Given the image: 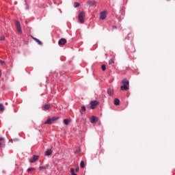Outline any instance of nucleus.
I'll return each instance as SVG.
<instances>
[{
	"instance_id": "1",
	"label": "nucleus",
	"mask_w": 175,
	"mask_h": 175,
	"mask_svg": "<svg viewBox=\"0 0 175 175\" xmlns=\"http://www.w3.org/2000/svg\"><path fill=\"white\" fill-rule=\"evenodd\" d=\"M123 85L121 86L122 91H128L129 90V81L128 79H124L122 80Z\"/></svg>"
},
{
	"instance_id": "2",
	"label": "nucleus",
	"mask_w": 175,
	"mask_h": 175,
	"mask_svg": "<svg viewBox=\"0 0 175 175\" xmlns=\"http://www.w3.org/2000/svg\"><path fill=\"white\" fill-rule=\"evenodd\" d=\"M78 18H79V23H81V24H83L84 20L85 18V12H82L79 13V14L78 16Z\"/></svg>"
},
{
	"instance_id": "3",
	"label": "nucleus",
	"mask_w": 175,
	"mask_h": 175,
	"mask_svg": "<svg viewBox=\"0 0 175 175\" xmlns=\"http://www.w3.org/2000/svg\"><path fill=\"white\" fill-rule=\"evenodd\" d=\"M15 25L16 27V29L18 33H22L23 31L21 30V25L20 24V22H18V21H16Z\"/></svg>"
},
{
	"instance_id": "4",
	"label": "nucleus",
	"mask_w": 175,
	"mask_h": 175,
	"mask_svg": "<svg viewBox=\"0 0 175 175\" xmlns=\"http://www.w3.org/2000/svg\"><path fill=\"white\" fill-rule=\"evenodd\" d=\"M99 105V103L97 100H93L90 102V109H92V110H94V109H95L96 107V106H98Z\"/></svg>"
},
{
	"instance_id": "5",
	"label": "nucleus",
	"mask_w": 175,
	"mask_h": 175,
	"mask_svg": "<svg viewBox=\"0 0 175 175\" xmlns=\"http://www.w3.org/2000/svg\"><path fill=\"white\" fill-rule=\"evenodd\" d=\"M57 120H58V118H49L47 119V120L44 122V124H53V122H54V121H57Z\"/></svg>"
},
{
	"instance_id": "6",
	"label": "nucleus",
	"mask_w": 175,
	"mask_h": 175,
	"mask_svg": "<svg viewBox=\"0 0 175 175\" xmlns=\"http://www.w3.org/2000/svg\"><path fill=\"white\" fill-rule=\"evenodd\" d=\"M106 17H107V12L104 10L100 14V20H106Z\"/></svg>"
},
{
	"instance_id": "7",
	"label": "nucleus",
	"mask_w": 175,
	"mask_h": 175,
	"mask_svg": "<svg viewBox=\"0 0 175 175\" xmlns=\"http://www.w3.org/2000/svg\"><path fill=\"white\" fill-rule=\"evenodd\" d=\"M42 110H44V111H47V110H50V109H51V105L46 103L44 105H42Z\"/></svg>"
},
{
	"instance_id": "8",
	"label": "nucleus",
	"mask_w": 175,
	"mask_h": 175,
	"mask_svg": "<svg viewBox=\"0 0 175 175\" xmlns=\"http://www.w3.org/2000/svg\"><path fill=\"white\" fill-rule=\"evenodd\" d=\"M39 159V156L38 155H33V157H31L29 159V162L31 163H33V162H36V161H38Z\"/></svg>"
},
{
	"instance_id": "9",
	"label": "nucleus",
	"mask_w": 175,
	"mask_h": 175,
	"mask_svg": "<svg viewBox=\"0 0 175 175\" xmlns=\"http://www.w3.org/2000/svg\"><path fill=\"white\" fill-rule=\"evenodd\" d=\"M66 39H65V38H62V39H60V40H59V41H58V44L59 45V46H64V44H66Z\"/></svg>"
},
{
	"instance_id": "10",
	"label": "nucleus",
	"mask_w": 175,
	"mask_h": 175,
	"mask_svg": "<svg viewBox=\"0 0 175 175\" xmlns=\"http://www.w3.org/2000/svg\"><path fill=\"white\" fill-rule=\"evenodd\" d=\"M5 147V138L0 137V148Z\"/></svg>"
},
{
	"instance_id": "11",
	"label": "nucleus",
	"mask_w": 175,
	"mask_h": 175,
	"mask_svg": "<svg viewBox=\"0 0 175 175\" xmlns=\"http://www.w3.org/2000/svg\"><path fill=\"white\" fill-rule=\"evenodd\" d=\"M51 154H53V150H51V149H47L45 152V155L46 157L51 155Z\"/></svg>"
},
{
	"instance_id": "12",
	"label": "nucleus",
	"mask_w": 175,
	"mask_h": 175,
	"mask_svg": "<svg viewBox=\"0 0 175 175\" xmlns=\"http://www.w3.org/2000/svg\"><path fill=\"white\" fill-rule=\"evenodd\" d=\"M98 120V118H96V116H92L91 118H90V122L92 124H95V122H96V120Z\"/></svg>"
},
{
	"instance_id": "13",
	"label": "nucleus",
	"mask_w": 175,
	"mask_h": 175,
	"mask_svg": "<svg viewBox=\"0 0 175 175\" xmlns=\"http://www.w3.org/2000/svg\"><path fill=\"white\" fill-rule=\"evenodd\" d=\"M114 105H115L116 106H119V105H120V99H118V98H115V99H114Z\"/></svg>"
},
{
	"instance_id": "14",
	"label": "nucleus",
	"mask_w": 175,
	"mask_h": 175,
	"mask_svg": "<svg viewBox=\"0 0 175 175\" xmlns=\"http://www.w3.org/2000/svg\"><path fill=\"white\" fill-rule=\"evenodd\" d=\"M95 1H88V5H89V6H95Z\"/></svg>"
},
{
	"instance_id": "15",
	"label": "nucleus",
	"mask_w": 175,
	"mask_h": 175,
	"mask_svg": "<svg viewBox=\"0 0 175 175\" xmlns=\"http://www.w3.org/2000/svg\"><path fill=\"white\" fill-rule=\"evenodd\" d=\"M69 122H70V120H69V119H64V125H69Z\"/></svg>"
},
{
	"instance_id": "16",
	"label": "nucleus",
	"mask_w": 175,
	"mask_h": 175,
	"mask_svg": "<svg viewBox=\"0 0 175 175\" xmlns=\"http://www.w3.org/2000/svg\"><path fill=\"white\" fill-rule=\"evenodd\" d=\"M113 90L109 89V90H107V94H108V95H109V96H111L113 95Z\"/></svg>"
},
{
	"instance_id": "17",
	"label": "nucleus",
	"mask_w": 175,
	"mask_h": 175,
	"mask_svg": "<svg viewBox=\"0 0 175 175\" xmlns=\"http://www.w3.org/2000/svg\"><path fill=\"white\" fill-rule=\"evenodd\" d=\"M33 39H34V40H36V42L37 43H38V44H40V46H42V44H43V43L42 42V41H40L39 39L35 38H33Z\"/></svg>"
},
{
	"instance_id": "18",
	"label": "nucleus",
	"mask_w": 175,
	"mask_h": 175,
	"mask_svg": "<svg viewBox=\"0 0 175 175\" xmlns=\"http://www.w3.org/2000/svg\"><path fill=\"white\" fill-rule=\"evenodd\" d=\"M85 110H86L85 106H82L81 110L79 111L80 113L83 114V111H85Z\"/></svg>"
},
{
	"instance_id": "19",
	"label": "nucleus",
	"mask_w": 175,
	"mask_h": 175,
	"mask_svg": "<svg viewBox=\"0 0 175 175\" xmlns=\"http://www.w3.org/2000/svg\"><path fill=\"white\" fill-rule=\"evenodd\" d=\"M0 111H5V107H3V104H0Z\"/></svg>"
},
{
	"instance_id": "20",
	"label": "nucleus",
	"mask_w": 175,
	"mask_h": 175,
	"mask_svg": "<svg viewBox=\"0 0 175 175\" xmlns=\"http://www.w3.org/2000/svg\"><path fill=\"white\" fill-rule=\"evenodd\" d=\"M70 173H71V175H77L75 173V169L73 168L70 169Z\"/></svg>"
},
{
	"instance_id": "21",
	"label": "nucleus",
	"mask_w": 175,
	"mask_h": 175,
	"mask_svg": "<svg viewBox=\"0 0 175 175\" xmlns=\"http://www.w3.org/2000/svg\"><path fill=\"white\" fill-rule=\"evenodd\" d=\"M101 69H102V70H103V71L106 70V65L103 64V65L101 66Z\"/></svg>"
},
{
	"instance_id": "22",
	"label": "nucleus",
	"mask_w": 175,
	"mask_h": 175,
	"mask_svg": "<svg viewBox=\"0 0 175 175\" xmlns=\"http://www.w3.org/2000/svg\"><path fill=\"white\" fill-rule=\"evenodd\" d=\"M80 166H81V167H82V169L84 167V166H85L84 161H81Z\"/></svg>"
},
{
	"instance_id": "23",
	"label": "nucleus",
	"mask_w": 175,
	"mask_h": 175,
	"mask_svg": "<svg viewBox=\"0 0 175 175\" xmlns=\"http://www.w3.org/2000/svg\"><path fill=\"white\" fill-rule=\"evenodd\" d=\"M10 142H12V143L13 142H18V138L11 139Z\"/></svg>"
},
{
	"instance_id": "24",
	"label": "nucleus",
	"mask_w": 175,
	"mask_h": 175,
	"mask_svg": "<svg viewBox=\"0 0 175 175\" xmlns=\"http://www.w3.org/2000/svg\"><path fill=\"white\" fill-rule=\"evenodd\" d=\"M33 170H35V168L33 167H30L27 169V172H33Z\"/></svg>"
},
{
	"instance_id": "25",
	"label": "nucleus",
	"mask_w": 175,
	"mask_h": 175,
	"mask_svg": "<svg viewBox=\"0 0 175 175\" xmlns=\"http://www.w3.org/2000/svg\"><path fill=\"white\" fill-rule=\"evenodd\" d=\"M111 64H114V60H113L112 59H109V65H111Z\"/></svg>"
},
{
	"instance_id": "26",
	"label": "nucleus",
	"mask_w": 175,
	"mask_h": 175,
	"mask_svg": "<svg viewBox=\"0 0 175 175\" xmlns=\"http://www.w3.org/2000/svg\"><path fill=\"white\" fill-rule=\"evenodd\" d=\"M74 6H75V8H79V6H80V3H75Z\"/></svg>"
},
{
	"instance_id": "27",
	"label": "nucleus",
	"mask_w": 175,
	"mask_h": 175,
	"mask_svg": "<svg viewBox=\"0 0 175 175\" xmlns=\"http://www.w3.org/2000/svg\"><path fill=\"white\" fill-rule=\"evenodd\" d=\"M43 169H46V167L40 166V167H39V170H43Z\"/></svg>"
},
{
	"instance_id": "28",
	"label": "nucleus",
	"mask_w": 175,
	"mask_h": 175,
	"mask_svg": "<svg viewBox=\"0 0 175 175\" xmlns=\"http://www.w3.org/2000/svg\"><path fill=\"white\" fill-rule=\"evenodd\" d=\"M0 40H5V36H1Z\"/></svg>"
},
{
	"instance_id": "29",
	"label": "nucleus",
	"mask_w": 175,
	"mask_h": 175,
	"mask_svg": "<svg viewBox=\"0 0 175 175\" xmlns=\"http://www.w3.org/2000/svg\"><path fill=\"white\" fill-rule=\"evenodd\" d=\"M0 64H1V65H5L6 63H5L4 61L0 60Z\"/></svg>"
},
{
	"instance_id": "30",
	"label": "nucleus",
	"mask_w": 175,
	"mask_h": 175,
	"mask_svg": "<svg viewBox=\"0 0 175 175\" xmlns=\"http://www.w3.org/2000/svg\"><path fill=\"white\" fill-rule=\"evenodd\" d=\"M79 151H80V149H77V150L75 152V154H79Z\"/></svg>"
},
{
	"instance_id": "31",
	"label": "nucleus",
	"mask_w": 175,
	"mask_h": 175,
	"mask_svg": "<svg viewBox=\"0 0 175 175\" xmlns=\"http://www.w3.org/2000/svg\"><path fill=\"white\" fill-rule=\"evenodd\" d=\"M113 29H117V26H112Z\"/></svg>"
},
{
	"instance_id": "32",
	"label": "nucleus",
	"mask_w": 175,
	"mask_h": 175,
	"mask_svg": "<svg viewBox=\"0 0 175 175\" xmlns=\"http://www.w3.org/2000/svg\"><path fill=\"white\" fill-rule=\"evenodd\" d=\"M75 172H79V167H77L76 169H75Z\"/></svg>"
},
{
	"instance_id": "33",
	"label": "nucleus",
	"mask_w": 175,
	"mask_h": 175,
	"mask_svg": "<svg viewBox=\"0 0 175 175\" xmlns=\"http://www.w3.org/2000/svg\"><path fill=\"white\" fill-rule=\"evenodd\" d=\"M1 75H2V73H1V70H0V77H1Z\"/></svg>"
}]
</instances>
